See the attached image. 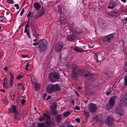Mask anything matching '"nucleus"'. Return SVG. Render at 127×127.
<instances>
[{"instance_id": "a18cd8bd", "label": "nucleus", "mask_w": 127, "mask_h": 127, "mask_svg": "<svg viewBox=\"0 0 127 127\" xmlns=\"http://www.w3.org/2000/svg\"><path fill=\"white\" fill-rule=\"evenodd\" d=\"M21 57L23 58H27L28 57V56L27 55H22Z\"/></svg>"}, {"instance_id": "bf43d9fd", "label": "nucleus", "mask_w": 127, "mask_h": 127, "mask_svg": "<svg viewBox=\"0 0 127 127\" xmlns=\"http://www.w3.org/2000/svg\"><path fill=\"white\" fill-rule=\"evenodd\" d=\"M29 66V63H27V64L25 65V67H28Z\"/></svg>"}, {"instance_id": "0eeeda50", "label": "nucleus", "mask_w": 127, "mask_h": 127, "mask_svg": "<svg viewBox=\"0 0 127 127\" xmlns=\"http://www.w3.org/2000/svg\"><path fill=\"white\" fill-rule=\"evenodd\" d=\"M63 44L62 42H59L58 43L55 45V51L57 52H59L63 47Z\"/></svg>"}, {"instance_id": "f257e3e1", "label": "nucleus", "mask_w": 127, "mask_h": 127, "mask_svg": "<svg viewBox=\"0 0 127 127\" xmlns=\"http://www.w3.org/2000/svg\"><path fill=\"white\" fill-rule=\"evenodd\" d=\"M75 65L72 64L71 66V69H73L72 72V74L71 77L74 79L77 78L79 75H82L84 72L83 69H77Z\"/></svg>"}, {"instance_id": "49530a36", "label": "nucleus", "mask_w": 127, "mask_h": 127, "mask_svg": "<svg viewBox=\"0 0 127 127\" xmlns=\"http://www.w3.org/2000/svg\"><path fill=\"white\" fill-rule=\"evenodd\" d=\"M75 109L77 110H79L80 109V107L76 105L74 108Z\"/></svg>"}, {"instance_id": "f8f14e48", "label": "nucleus", "mask_w": 127, "mask_h": 127, "mask_svg": "<svg viewBox=\"0 0 127 127\" xmlns=\"http://www.w3.org/2000/svg\"><path fill=\"white\" fill-rule=\"evenodd\" d=\"M98 24L99 27L103 30H105L107 28V24L105 22L103 21L98 22Z\"/></svg>"}, {"instance_id": "e2e57ef3", "label": "nucleus", "mask_w": 127, "mask_h": 127, "mask_svg": "<svg viewBox=\"0 0 127 127\" xmlns=\"http://www.w3.org/2000/svg\"><path fill=\"white\" fill-rule=\"evenodd\" d=\"M51 98V96L50 95H49L48 96V97L46 98V99L47 100H48V99H50Z\"/></svg>"}, {"instance_id": "7ed1b4c3", "label": "nucleus", "mask_w": 127, "mask_h": 127, "mask_svg": "<svg viewBox=\"0 0 127 127\" xmlns=\"http://www.w3.org/2000/svg\"><path fill=\"white\" fill-rule=\"evenodd\" d=\"M39 46L38 49L40 52H43L47 48L48 42L45 39H41L39 41Z\"/></svg>"}, {"instance_id": "e433bc0d", "label": "nucleus", "mask_w": 127, "mask_h": 127, "mask_svg": "<svg viewBox=\"0 0 127 127\" xmlns=\"http://www.w3.org/2000/svg\"><path fill=\"white\" fill-rule=\"evenodd\" d=\"M41 13L39 14V16H41L44 13V10L43 9H42L41 11Z\"/></svg>"}, {"instance_id": "8fccbe9b", "label": "nucleus", "mask_w": 127, "mask_h": 127, "mask_svg": "<svg viewBox=\"0 0 127 127\" xmlns=\"http://www.w3.org/2000/svg\"><path fill=\"white\" fill-rule=\"evenodd\" d=\"M38 44V43L37 42H34L33 43V45L34 46H36Z\"/></svg>"}, {"instance_id": "c85d7f7f", "label": "nucleus", "mask_w": 127, "mask_h": 127, "mask_svg": "<svg viewBox=\"0 0 127 127\" xmlns=\"http://www.w3.org/2000/svg\"><path fill=\"white\" fill-rule=\"evenodd\" d=\"M32 32L33 35L34 36H36V35H37L36 30L34 28L33 29V30L32 29Z\"/></svg>"}, {"instance_id": "9b49d317", "label": "nucleus", "mask_w": 127, "mask_h": 127, "mask_svg": "<svg viewBox=\"0 0 127 127\" xmlns=\"http://www.w3.org/2000/svg\"><path fill=\"white\" fill-rule=\"evenodd\" d=\"M95 56V59L97 62L101 61L104 58L103 57V56L99 53L96 54Z\"/></svg>"}, {"instance_id": "4d7b16f0", "label": "nucleus", "mask_w": 127, "mask_h": 127, "mask_svg": "<svg viewBox=\"0 0 127 127\" xmlns=\"http://www.w3.org/2000/svg\"><path fill=\"white\" fill-rule=\"evenodd\" d=\"M71 103L73 104V105L74 104V101L73 100H71Z\"/></svg>"}, {"instance_id": "2eb2a0df", "label": "nucleus", "mask_w": 127, "mask_h": 127, "mask_svg": "<svg viewBox=\"0 0 127 127\" xmlns=\"http://www.w3.org/2000/svg\"><path fill=\"white\" fill-rule=\"evenodd\" d=\"M120 104L122 107L127 106V100L124 98H122L120 102Z\"/></svg>"}, {"instance_id": "13d9d810", "label": "nucleus", "mask_w": 127, "mask_h": 127, "mask_svg": "<svg viewBox=\"0 0 127 127\" xmlns=\"http://www.w3.org/2000/svg\"><path fill=\"white\" fill-rule=\"evenodd\" d=\"M24 32H29L28 29H25L24 30Z\"/></svg>"}, {"instance_id": "4c0bfd02", "label": "nucleus", "mask_w": 127, "mask_h": 127, "mask_svg": "<svg viewBox=\"0 0 127 127\" xmlns=\"http://www.w3.org/2000/svg\"><path fill=\"white\" fill-rule=\"evenodd\" d=\"M3 87L5 89H7L8 87V84H3Z\"/></svg>"}, {"instance_id": "7c9ffc66", "label": "nucleus", "mask_w": 127, "mask_h": 127, "mask_svg": "<svg viewBox=\"0 0 127 127\" xmlns=\"http://www.w3.org/2000/svg\"><path fill=\"white\" fill-rule=\"evenodd\" d=\"M119 44L121 46H123L124 44V42L122 40H121L119 42Z\"/></svg>"}, {"instance_id": "b1692460", "label": "nucleus", "mask_w": 127, "mask_h": 127, "mask_svg": "<svg viewBox=\"0 0 127 127\" xmlns=\"http://www.w3.org/2000/svg\"><path fill=\"white\" fill-rule=\"evenodd\" d=\"M37 127H45V123L44 122L38 123L37 124Z\"/></svg>"}, {"instance_id": "c756f323", "label": "nucleus", "mask_w": 127, "mask_h": 127, "mask_svg": "<svg viewBox=\"0 0 127 127\" xmlns=\"http://www.w3.org/2000/svg\"><path fill=\"white\" fill-rule=\"evenodd\" d=\"M6 2L9 4H12L14 3V1L13 0H6Z\"/></svg>"}, {"instance_id": "39448f33", "label": "nucleus", "mask_w": 127, "mask_h": 127, "mask_svg": "<svg viewBox=\"0 0 127 127\" xmlns=\"http://www.w3.org/2000/svg\"><path fill=\"white\" fill-rule=\"evenodd\" d=\"M117 98L116 96H114L111 98L109 100V105L107 106V108L108 110L111 109L114 106L115 100Z\"/></svg>"}, {"instance_id": "423d86ee", "label": "nucleus", "mask_w": 127, "mask_h": 127, "mask_svg": "<svg viewBox=\"0 0 127 127\" xmlns=\"http://www.w3.org/2000/svg\"><path fill=\"white\" fill-rule=\"evenodd\" d=\"M105 123L106 125L109 126H112L114 124V121L112 118L110 117L105 118Z\"/></svg>"}, {"instance_id": "864d4df0", "label": "nucleus", "mask_w": 127, "mask_h": 127, "mask_svg": "<svg viewBox=\"0 0 127 127\" xmlns=\"http://www.w3.org/2000/svg\"><path fill=\"white\" fill-rule=\"evenodd\" d=\"M31 11H30L29 13L27 15V17H29L31 15Z\"/></svg>"}, {"instance_id": "20e7f679", "label": "nucleus", "mask_w": 127, "mask_h": 127, "mask_svg": "<svg viewBox=\"0 0 127 127\" xmlns=\"http://www.w3.org/2000/svg\"><path fill=\"white\" fill-rule=\"evenodd\" d=\"M60 89V86L57 84L55 85L50 84L47 85V92L49 93H51L54 92L59 90Z\"/></svg>"}, {"instance_id": "6e6552de", "label": "nucleus", "mask_w": 127, "mask_h": 127, "mask_svg": "<svg viewBox=\"0 0 127 127\" xmlns=\"http://www.w3.org/2000/svg\"><path fill=\"white\" fill-rule=\"evenodd\" d=\"M88 109L91 112H96L97 109L96 105L93 103H90L88 105Z\"/></svg>"}, {"instance_id": "dca6fc26", "label": "nucleus", "mask_w": 127, "mask_h": 127, "mask_svg": "<svg viewBox=\"0 0 127 127\" xmlns=\"http://www.w3.org/2000/svg\"><path fill=\"white\" fill-rule=\"evenodd\" d=\"M116 113L118 114L120 116L123 115V113L122 110L120 108L118 107L116 108Z\"/></svg>"}, {"instance_id": "4468645a", "label": "nucleus", "mask_w": 127, "mask_h": 127, "mask_svg": "<svg viewBox=\"0 0 127 127\" xmlns=\"http://www.w3.org/2000/svg\"><path fill=\"white\" fill-rule=\"evenodd\" d=\"M109 6H107V8L108 9H113L117 5L116 3L113 1H111L109 3Z\"/></svg>"}, {"instance_id": "052dcab7", "label": "nucleus", "mask_w": 127, "mask_h": 127, "mask_svg": "<svg viewBox=\"0 0 127 127\" xmlns=\"http://www.w3.org/2000/svg\"><path fill=\"white\" fill-rule=\"evenodd\" d=\"M53 105H54V107L53 106L54 108H56V106H57V105L55 103H53Z\"/></svg>"}, {"instance_id": "4be33fe9", "label": "nucleus", "mask_w": 127, "mask_h": 127, "mask_svg": "<svg viewBox=\"0 0 127 127\" xmlns=\"http://www.w3.org/2000/svg\"><path fill=\"white\" fill-rule=\"evenodd\" d=\"M44 117L46 118V121H49V120L50 119V117L48 115L46 114L45 113L43 114Z\"/></svg>"}, {"instance_id": "f3484780", "label": "nucleus", "mask_w": 127, "mask_h": 127, "mask_svg": "<svg viewBox=\"0 0 127 127\" xmlns=\"http://www.w3.org/2000/svg\"><path fill=\"white\" fill-rule=\"evenodd\" d=\"M45 124L48 127H53L54 126V123L50 121H46Z\"/></svg>"}, {"instance_id": "680f3d73", "label": "nucleus", "mask_w": 127, "mask_h": 127, "mask_svg": "<svg viewBox=\"0 0 127 127\" xmlns=\"http://www.w3.org/2000/svg\"><path fill=\"white\" fill-rule=\"evenodd\" d=\"M29 25L28 24H26L25 26V29H27V28L28 27Z\"/></svg>"}, {"instance_id": "5701e85b", "label": "nucleus", "mask_w": 127, "mask_h": 127, "mask_svg": "<svg viewBox=\"0 0 127 127\" xmlns=\"http://www.w3.org/2000/svg\"><path fill=\"white\" fill-rule=\"evenodd\" d=\"M74 32L76 34H78L81 33L82 31L80 30L78 28H76L75 29V30L74 31Z\"/></svg>"}, {"instance_id": "0e129e2a", "label": "nucleus", "mask_w": 127, "mask_h": 127, "mask_svg": "<svg viewBox=\"0 0 127 127\" xmlns=\"http://www.w3.org/2000/svg\"><path fill=\"white\" fill-rule=\"evenodd\" d=\"M4 69L6 71H7V68L6 67H4Z\"/></svg>"}, {"instance_id": "9d476101", "label": "nucleus", "mask_w": 127, "mask_h": 127, "mask_svg": "<svg viewBox=\"0 0 127 127\" xmlns=\"http://www.w3.org/2000/svg\"><path fill=\"white\" fill-rule=\"evenodd\" d=\"M77 38V36L74 34L73 33L68 35L67 36L66 39L69 41H73Z\"/></svg>"}, {"instance_id": "58836bf2", "label": "nucleus", "mask_w": 127, "mask_h": 127, "mask_svg": "<svg viewBox=\"0 0 127 127\" xmlns=\"http://www.w3.org/2000/svg\"><path fill=\"white\" fill-rule=\"evenodd\" d=\"M10 74L11 75V78L10 79V80H13L14 77L13 75L12 74V73H11V72L10 73Z\"/></svg>"}, {"instance_id": "412c9836", "label": "nucleus", "mask_w": 127, "mask_h": 127, "mask_svg": "<svg viewBox=\"0 0 127 127\" xmlns=\"http://www.w3.org/2000/svg\"><path fill=\"white\" fill-rule=\"evenodd\" d=\"M33 6L34 8L36 10L39 9L40 7V6L39 3H35L33 4Z\"/></svg>"}, {"instance_id": "774afa93", "label": "nucleus", "mask_w": 127, "mask_h": 127, "mask_svg": "<svg viewBox=\"0 0 127 127\" xmlns=\"http://www.w3.org/2000/svg\"><path fill=\"white\" fill-rule=\"evenodd\" d=\"M0 91H2L3 93H4L5 92V90L4 89H0Z\"/></svg>"}, {"instance_id": "ddd939ff", "label": "nucleus", "mask_w": 127, "mask_h": 127, "mask_svg": "<svg viewBox=\"0 0 127 127\" xmlns=\"http://www.w3.org/2000/svg\"><path fill=\"white\" fill-rule=\"evenodd\" d=\"M9 112H13L14 113L17 114L18 112L17 110L16 109V107L14 105H12L11 108L9 109Z\"/></svg>"}, {"instance_id": "2f4dec72", "label": "nucleus", "mask_w": 127, "mask_h": 127, "mask_svg": "<svg viewBox=\"0 0 127 127\" xmlns=\"http://www.w3.org/2000/svg\"><path fill=\"white\" fill-rule=\"evenodd\" d=\"M3 84H8V82L6 78L3 79Z\"/></svg>"}, {"instance_id": "de8ad7c7", "label": "nucleus", "mask_w": 127, "mask_h": 127, "mask_svg": "<svg viewBox=\"0 0 127 127\" xmlns=\"http://www.w3.org/2000/svg\"><path fill=\"white\" fill-rule=\"evenodd\" d=\"M89 75H90V74L89 73H87V74H84V76L85 77H88V76H89Z\"/></svg>"}, {"instance_id": "09e8293b", "label": "nucleus", "mask_w": 127, "mask_h": 127, "mask_svg": "<svg viewBox=\"0 0 127 127\" xmlns=\"http://www.w3.org/2000/svg\"><path fill=\"white\" fill-rule=\"evenodd\" d=\"M76 121L78 123H79L80 121V119L79 118H76L75 119Z\"/></svg>"}, {"instance_id": "69168bd1", "label": "nucleus", "mask_w": 127, "mask_h": 127, "mask_svg": "<svg viewBox=\"0 0 127 127\" xmlns=\"http://www.w3.org/2000/svg\"><path fill=\"white\" fill-rule=\"evenodd\" d=\"M111 93V92H107V93H106V94L107 95H108Z\"/></svg>"}, {"instance_id": "f704fd0d", "label": "nucleus", "mask_w": 127, "mask_h": 127, "mask_svg": "<svg viewBox=\"0 0 127 127\" xmlns=\"http://www.w3.org/2000/svg\"><path fill=\"white\" fill-rule=\"evenodd\" d=\"M45 119V118L44 117L41 116L39 118V120L41 122H42L44 121Z\"/></svg>"}, {"instance_id": "aec40b11", "label": "nucleus", "mask_w": 127, "mask_h": 127, "mask_svg": "<svg viewBox=\"0 0 127 127\" xmlns=\"http://www.w3.org/2000/svg\"><path fill=\"white\" fill-rule=\"evenodd\" d=\"M51 110V111L52 113L54 115H55L57 113V111L56 110L55 108H54L53 106H51L50 107Z\"/></svg>"}, {"instance_id": "473e14b6", "label": "nucleus", "mask_w": 127, "mask_h": 127, "mask_svg": "<svg viewBox=\"0 0 127 127\" xmlns=\"http://www.w3.org/2000/svg\"><path fill=\"white\" fill-rule=\"evenodd\" d=\"M13 80H10V81H9V83L11 87H12L13 86Z\"/></svg>"}, {"instance_id": "a211bd4d", "label": "nucleus", "mask_w": 127, "mask_h": 127, "mask_svg": "<svg viewBox=\"0 0 127 127\" xmlns=\"http://www.w3.org/2000/svg\"><path fill=\"white\" fill-rule=\"evenodd\" d=\"M73 50L75 51L78 52H83L84 51L81 48L78 47H74Z\"/></svg>"}, {"instance_id": "c03bdc74", "label": "nucleus", "mask_w": 127, "mask_h": 127, "mask_svg": "<svg viewBox=\"0 0 127 127\" xmlns=\"http://www.w3.org/2000/svg\"><path fill=\"white\" fill-rule=\"evenodd\" d=\"M22 77H23V76H21V75H18L17 77V79H19L22 78Z\"/></svg>"}, {"instance_id": "338daca9", "label": "nucleus", "mask_w": 127, "mask_h": 127, "mask_svg": "<svg viewBox=\"0 0 127 127\" xmlns=\"http://www.w3.org/2000/svg\"><path fill=\"white\" fill-rule=\"evenodd\" d=\"M82 3L83 4V5L84 6H85L86 5V3H84V2L83 1V2H82Z\"/></svg>"}, {"instance_id": "37998d69", "label": "nucleus", "mask_w": 127, "mask_h": 127, "mask_svg": "<svg viewBox=\"0 0 127 127\" xmlns=\"http://www.w3.org/2000/svg\"><path fill=\"white\" fill-rule=\"evenodd\" d=\"M124 72H127V66H124Z\"/></svg>"}, {"instance_id": "3c124183", "label": "nucleus", "mask_w": 127, "mask_h": 127, "mask_svg": "<svg viewBox=\"0 0 127 127\" xmlns=\"http://www.w3.org/2000/svg\"><path fill=\"white\" fill-rule=\"evenodd\" d=\"M74 92L76 94L77 96H79V95L78 93L75 90L74 91Z\"/></svg>"}, {"instance_id": "72a5a7b5", "label": "nucleus", "mask_w": 127, "mask_h": 127, "mask_svg": "<svg viewBox=\"0 0 127 127\" xmlns=\"http://www.w3.org/2000/svg\"><path fill=\"white\" fill-rule=\"evenodd\" d=\"M60 22L61 24L63 25H64L65 24V20L64 19L63 20H62V19H61Z\"/></svg>"}, {"instance_id": "603ef678", "label": "nucleus", "mask_w": 127, "mask_h": 127, "mask_svg": "<svg viewBox=\"0 0 127 127\" xmlns=\"http://www.w3.org/2000/svg\"><path fill=\"white\" fill-rule=\"evenodd\" d=\"M125 12H127V6L126 7L125 9H123Z\"/></svg>"}, {"instance_id": "6e6d98bb", "label": "nucleus", "mask_w": 127, "mask_h": 127, "mask_svg": "<svg viewBox=\"0 0 127 127\" xmlns=\"http://www.w3.org/2000/svg\"><path fill=\"white\" fill-rule=\"evenodd\" d=\"M39 16V14L38 15H35V18L36 19H37L38 17L40 16Z\"/></svg>"}, {"instance_id": "1a4fd4ad", "label": "nucleus", "mask_w": 127, "mask_h": 127, "mask_svg": "<svg viewBox=\"0 0 127 127\" xmlns=\"http://www.w3.org/2000/svg\"><path fill=\"white\" fill-rule=\"evenodd\" d=\"M113 38V36L112 34L107 35L103 38V40L105 42H110Z\"/></svg>"}, {"instance_id": "c9c22d12", "label": "nucleus", "mask_w": 127, "mask_h": 127, "mask_svg": "<svg viewBox=\"0 0 127 127\" xmlns=\"http://www.w3.org/2000/svg\"><path fill=\"white\" fill-rule=\"evenodd\" d=\"M34 87L36 89H38L39 88V85L38 84H37L36 83H35L34 84Z\"/></svg>"}, {"instance_id": "cd10ccee", "label": "nucleus", "mask_w": 127, "mask_h": 127, "mask_svg": "<svg viewBox=\"0 0 127 127\" xmlns=\"http://www.w3.org/2000/svg\"><path fill=\"white\" fill-rule=\"evenodd\" d=\"M84 114L86 116V118H88L89 117V113L88 112L86 111H84Z\"/></svg>"}, {"instance_id": "bb28decb", "label": "nucleus", "mask_w": 127, "mask_h": 127, "mask_svg": "<svg viewBox=\"0 0 127 127\" xmlns=\"http://www.w3.org/2000/svg\"><path fill=\"white\" fill-rule=\"evenodd\" d=\"M85 89L87 90L88 91H90V89H91L90 88V86H91V85H87L86 84L85 85Z\"/></svg>"}, {"instance_id": "a878e982", "label": "nucleus", "mask_w": 127, "mask_h": 127, "mask_svg": "<svg viewBox=\"0 0 127 127\" xmlns=\"http://www.w3.org/2000/svg\"><path fill=\"white\" fill-rule=\"evenodd\" d=\"M124 82L123 83V85L126 86L127 85V76H126L124 78Z\"/></svg>"}, {"instance_id": "5fc2aeb1", "label": "nucleus", "mask_w": 127, "mask_h": 127, "mask_svg": "<svg viewBox=\"0 0 127 127\" xmlns=\"http://www.w3.org/2000/svg\"><path fill=\"white\" fill-rule=\"evenodd\" d=\"M95 117V120L96 121H98V119L97 116L96 115H95L94 116V117Z\"/></svg>"}, {"instance_id": "a19ab883", "label": "nucleus", "mask_w": 127, "mask_h": 127, "mask_svg": "<svg viewBox=\"0 0 127 127\" xmlns=\"http://www.w3.org/2000/svg\"><path fill=\"white\" fill-rule=\"evenodd\" d=\"M24 8H23L22 9V11H21L20 13V15L21 16H22L23 15V13L24 12Z\"/></svg>"}, {"instance_id": "79ce46f5", "label": "nucleus", "mask_w": 127, "mask_h": 127, "mask_svg": "<svg viewBox=\"0 0 127 127\" xmlns=\"http://www.w3.org/2000/svg\"><path fill=\"white\" fill-rule=\"evenodd\" d=\"M25 102V100L24 99H23L22 100V104H23Z\"/></svg>"}, {"instance_id": "393cba45", "label": "nucleus", "mask_w": 127, "mask_h": 127, "mask_svg": "<svg viewBox=\"0 0 127 127\" xmlns=\"http://www.w3.org/2000/svg\"><path fill=\"white\" fill-rule=\"evenodd\" d=\"M70 113V112L69 111L64 112L63 114V115L64 116L63 117H66L68 115H69Z\"/></svg>"}, {"instance_id": "f03ea898", "label": "nucleus", "mask_w": 127, "mask_h": 127, "mask_svg": "<svg viewBox=\"0 0 127 127\" xmlns=\"http://www.w3.org/2000/svg\"><path fill=\"white\" fill-rule=\"evenodd\" d=\"M49 79L53 82H56L60 79L61 77L60 74L57 72H51L49 74Z\"/></svg>"}, {"instance_id": "6ab92c4d", "label": "nucleus", "mask_w": 127, "mask_h": 127, "mask_svg": "<svg viewBox=\"0 0 127 127\" xmlns=\"http://www.w3.org/2000/svg\"><path fill=\"white\" fill-rule=\"evenodd\" d=\"M62 116L60 114H58L56 117V121L58 123H59L62 120Z\"/></svg>"}, {"instance_id": "ea45409f", "label": "nucleus", "mask_w": 127, "mask_h": 127, "mask_svg": "<svg viewBox=\"0 0 127 127\" xmlns=\"http://www.w3.org/2000/svg\"><path fill=\"white\" fill-rule=\"evenodd\" d=\"M14 6L16 7V9H18L19 8V5L17 4H15L14 5Z\"/></svg>"}]
</instances>
